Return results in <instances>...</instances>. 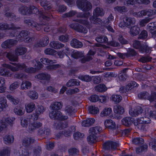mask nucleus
I'll return each instance as SVG.
<instances>
[{"label": "nucleus", "mask_w": 156, "mask_h": 156, "mask_svg": "<svg viewBox=\"0 0 156 156\" xmlns=\"http://www.w3.org/2000/svg\"><path fill=\"white\" fill-rule=\"evenodd\" d=\"M41 5L46 10L48 11V12H43L39 11L34 6L31 5L28 7L29 14H35L38 12V15L40 19H42L43 20L49 21L52 17V15L51 13V12L53 11L52 5L49 2L46 0H41Z\"/></svg>", "instance_id": "f257e3e1"}, {"label": "nucleus", "mask_w": 156, "mask_h": 156, "mask_svg": "<svg viewBox=\"0 0 156 156\" xmlns=\"http://www.w3.org/2000/svg\"><path fill=\"white\" fill-rule=\"evenodd\" d=\"M151 122V120L146 117L138 118L136 120L130 117H126L122 120V124L127 127H129L133 123L140 129L144 130L145 129L146 125Z\"/></svg>", "instance_id": "f03ea898"}, {"label": "nucleus", "mask_w": 156, "mask_h": 156, "mask_svg": "<svg viewBox=\"0 0 156 156\" xmlns=\"http://www.w3.org/2000/svg\"><path fill=\"white\" fill-rule=\"evenodd\" d=\"M132 45L133 47L139 50L141 53H148L151 51V48L146 44L141 42L140 41L135 40L133 41Z\"/></svg>", "instance_id": "7ed1b4c3"}, {"label": "nucleus", "mask_w": 156, "mask_h": 156, "mask_svg": "<svg viewBox=\"0 0 156 156\" xmlns=\"http://www.w3.org/2000/svg\"><path fill=\"white\" fill-rule=\"evenodd\" d=\"M90 16V14L89 12H86L84 13H80L77 15V18H84L85 19H81L80 20L76 19L73 20L74 22H77L80 23L82 24L87 26L88 28L90 27V25L87 20L89 17Z\"/></svg>", "instance_id": "20e7f679"}, {"label": "nucleus", "mask_w": 156, "mask_h": 156, "mask_svg": "<svg viewBox=\"0 0 156 156\" xmlns=\"http://www.w3.org/2000/svg\"><path fill=\"white\" fill-rule=\"evenodd\" d=\"M76 4L79 9L84 11H89L92 8L91 3L87 0H78Z\"/></svg>", "instance_id": "39448f33"}, {"label": "nucleus", "mask_w": 156, "mask_h": 156, "mask_svg": "<svg viewBox=\"0 0 156 156\" xmlns=\"http://www.w3.org/2000/svg\"><path fill=\"white\" fill-rule=\"evenodd\" d=\"M14 66L7 64H3L2 66L6 68L10 69L13 72L18 71L19 70H22L26 68V66L24 63H12Z\"/></svg>", "instance_id": "423d86ee"}, {"label": "nucleus", "mask_w": 156, "mask_h": 156, "mask_svg": "<svg viewBox=\"0 0 156 156\" xmlns=\"http://www.w3.org/2000/svg\"><path fill=\"white\" fill-rule=\"evenodd\" d=\"M24 23L33 28H35L37 30H40L42 28V26L46 24V23L41 22V23H38L34 21L30 20H26L24 21Z\"/></svg>", "instance_id": "0eeeda50"}, {"label": "nucleus", "mask_w": 156, "mask_h": 156, "mask_svg": "<svg viewBox=\"0 0 156 156\" xmlns=\"http://www.w3.org/2000/svg\"><path fill=\"white\" fill-rule=\"evenodd\" d=\"M50 118L52 119L63 120L67 119L68 116L63 115L60 111H53L49 114Z\"/></svg>", "instance_id": "6e6552de"}, {"label": "nucleus", "mask_w": 156, "mask_h": 156, "mask_svg": "<svg viewBox=\"0 0 156 156\" xmlns=\"http://www.w3.org/2000/svg\"><path fill=\"white\" fill-rule=\"evenodd\" d=\"M29 34V32L27 31L23 30L17 35L18 32L16 30L15 31L13 32V33H11L10 36L12 37H17V38L18 39V40L23 41L28 36Z\"/></svg>", "instance_id": "1a4fd4ad"}, {"label": "nucleus", "mask_w": 156, "mask_h": 156, "mask_svg": "<svg viewBox=\"0 0 156 156\" xmlns=\"http://www.w3.org/2000/svg\"><path fill=\"white\" fill-rule=\"evenodd\" d=\"M69 26L71 28L79 32L86 33L87 32V30L86 28L77 23H72Z\"/></svg>", "instance_id": "9d476101"}, {"label": "nucleus", "mask_w": 156, "mask_h": 156, "mask_svg": "<svg viewBox=\"0 0 156 156\" xmlns=\"http://www.w3.org/2000/svg\"><path fill=\"white\" fill-rule=\"evenodd\" d=\"M103 147L105 150H114L117 147V144L112 141H108L103 144Z\"/></svg>", "instance_id": "9b49d317"}, {"label": "nucleus", "mask_w": 156, "mask_h": 156, "mask_svg": "<svg viewBox=\"0 0 156 156\" xmlns=\"http://www.w3.org/2000/svg\"><path fill=\"white\" fill-rule=\"evenodd\" d=\"M149 0H126V5L127 6L133 5L136 4L138 5H147L149 4Z\"/></svg>", "instance_id": "f8f14e48"}, {"label": "nucleus", "mask_w": 156, "mask_h": 156, "mask_svg": "<svg viewBox=\"0 0 156 156\" xmlns=\"http://www.w3.org/2000/svg\"><path fill=\"white\" fill-rule=\"evenodd\" d=\"M19 27L16 26L13 23L9 25L6 23L0 24V30H12L11 33H13L16 30L20 29Z\"/></svg>", "instance_id": "ddd939ff"}, {"label": "nucleus", "mask_w": 156, "mask_h": 156, "mask_svg": "<svg viewBox=\"0 0 156 156\" xmlns=\"http://www.w3.org/2000/svg\"><path fill=\"white\" fill-rule=\"evenodd\" d=\"M133 23V20L131 17L125 16L123 18V22H121L119 23V26L121 28H124L128 26Z\"/></svg>", "instance_id": "4468645a"}, {"label": "nucleus", "mask_w": 156, "mask_h": 156, "mask_svg": "<svg viewBox=\"0 0 156 156\" xmlns=\"http://www.w3.org/2000/svg\"><path fill=\"white\" fill-rule=\"evenodd\" d=\"M17 43V41L13 39L7 40L2 44V47L4 48H9L13 46Z\"/></svg>", "instance_id": "2eb2a0df"}, {"label": "nucleus", "mask_w": 156, "mask_h": 156, "mask_svg": "<svg viewBox=\"0 0 156 156\" xmlns=\"http://www.w3.org/2000/svg\"><path fill=\"white\" fill-rule=\"evenodd\" d=\"M75 127L74 126H72L69 128V131L64 132L62 131V134L61 133H59L56 136L58 138H60L63 135L66 137L70 136L71 135V133L73 132H75Z\"/></svg>", "instance_id": "dca6fc26"}, {"label": "nucleus", "mask_w": 156, "mask_h": 156, "mask_svg": "<svg viewBox=\"0 0 156 156\" xmlns=\"http://www.w3.org/2000/svg\"><path fill=\"white\" fill-rule=\"evenodd\" d=\"M104 124L106 128L108 129H113L116 128L115 122L111 119L105 120L104 122Z\"/></svg>", "instance_id": "f3484780"}, {"label": "nucleus", "mask_w": 156, "mask_h": 156, "mask_svg": "<svg viewBox=\"0 0 156 156\" xmlns=\"http://www.w3.org/2000/svg\"><path fill=\"white\" fill-rule=\"evenodd\" d=\"M62 102L55 101L52 103L50 107L53 111H58L62 108Z\"/></svg>", "instance_id": "a211bd4d"}, {"label": "nucleus", "mask_w": 156, "mask_h": 156, "mask_svg": "<svg viewBox=\"0 0 156 156\" xmlns=\"http://www.w3.org/2000/svg\"><path fill=\"white\" fill-rule=\"evenodd\" d=\"M42 126V124L41 123L37 121H34L30 124L29 129L30 132H32L34 130L41 127Z\"/></svg>", "instance_id": "6ab92c4d"}, {"label": "nucleus", "mask_w": 156, "mask_h": 156, "mask_svg": "<svg viewBox=\"0 0 156 156\" xmlns=\"http://www.w3.org/2000/svg\"><path fill=\"white\" fill-rule=\"evenodd\" d=\"M143 111V110L141 107H138L133 110H130L129 113L132 116H136L142 113Z\"/></svg>", "instance_id": "aec40b11"}, {"label": "nucleus", "mask_w": 156, "mask_h": 156, "mask_svg": "<svg viewBox=\"0 0 156 156\" xmlns=\"http://www.w3.org/2000/svg\"><path fill=\"white\" fill-rule=\"evenodd\" d=\"M102 131V129L100 126H96L92 127L89 130L90 134L94 135L96 136L98 134H99Z\"/></svg>", "instance_id": "412c9836"}, {"label": "nucleus", "mask_w": 156, "mask_h": 156, "mask_svg": "<svg viewBox=\"0 0 156 156\" xmlns=\"http://www.w3.org/2000/svg\"><path fill=\"white\" fill-rule=\"evenodd\" d=\"M45 109L41 106H38L36 110V112L34 114V120H37L38 119V116L39 115L45 111Z\"/></svg>", "instance_id": "4be33fe9"}, {"label": "nucleus", "mask_w": 156, "mask_h": 156, "mask_svg": "<svg viewBox=\"0 0 156 156\" xmlns=\"http://www.w3.org/2000/svg\"><path fill=\"white\" fill-rule=\"evenodd\" d=\"M71 46L76 48H81L83 46L82 43L78 40L74 38L71 41Z\"/></svg>", "instance_id": "5701e85b"}, {"label": "nucleus", "mask_w": 156, "mask_h": 156, "mask_svg": "<svg viewBox=\"0 0 156 156\" xmlns=\"http://www.w3.org/2000/svg\"><path fill=\"white\" fill-rule=\"evenodd\" d=\"M54 126L56 129H61L68 127V124L66 122H59L55 124Z\"/></svg>", "instance_id": "b1692460"}, {"label": "nucleus", "mask_w": 156, "mask_h": 156, "mask_svg": "<svg viewBox=\"0 0 156 156\" xmlns=\"http://www.w3.org/2000/svg\"><path fill=\"white\" fill-rule=\"evenodd\" d=\"M95 122V120L94 119H87L82 122V125L83 126L88 127L93 124Z\"/></svg>", "instance_id": "393cba45"}, {"label": "nucleus", "mask_w": 156, "mask_h": 156, "mask_svg": "<svg viewBox=\"0 0 156 156\" xmlns=\"http://www.w3.org/2000/svg\"><path fill=\"white\" fill-rule=\"evenodd\" d=\"M35 105L33 102H30L25 105V109L27 113L32 112L35 109Z\"/></svg>", "instance_id": "a878e982"}, {"label": "nucleus", "mask_w": 156, "mask_h": 156, "mask_svg": "<svg viewBox=\"0 0 156 156\" xmlns=\"http://www.w3.org/2000/svg\"><path fill=\"white\" fill-rule=\"evenodd\" d=\"M104 14V12L102 9L99 7L96 8L93 11V16L96 17L102 16Z\"/></svg>", "instance_id": "bb28decb"}, {"label": "nucleus", "mask_w": 156, "mask_h": 156, "mask_svg": "<svg viewBox=\"0 0 156 156\" xmlns=\"http://www.w3.org/2000/svg\"><path fill=\"white\" fill-rule=\"evenodd\" d=\"M6 97L9 100L12 102L13 104L15 105H17L20 102V100L19 99L14 97L11 94L7 95Z\"/></svg>", "instance_id": "cd10ccee"}, {"label": "nucleus", "mask_w": 156, "mask_h": 156, "mask_svg": "<svg viewBox=\"0 0 156 156\" xmlns=\"http://www.w3.org/2000/svg\"><path fill=\"white\" fill-rule=\"evenodd\" d=\"M140 32V28L137 26L132 27L130 29V34L133 36L138 35Z\"/></svg>", "instance_id": "c85d7f7f"}, {"label": "nucleus", "mask_w": 156, "mask_h": 156, "mask_svg": "<svg viewBox=\"0 0 156 156\" xmlns=\"http://www.w3.org/2000/svg\"><path fill=\"white\" fill-rule=\"evenodd\" d=\"M4 143L6 144H10L12 143L14 140V137L12 135H6L3 137Z\"/></svg>", "instance_id": "c756f323"}, {"label": "nucleus", "mask_w": 156, "mask_h": 156, "mask_svg": "<svg viewBox=\"0 0 156 156\" xmlns=\"http://www.w3.org/2000/svg\"><path fill=\"white\" fill-rule=\"evenodd\" d=\"M50 47L55 49H59L64 47V44L61 43H58L57 42L53 41L50 43Z\"/></svg>", "instance_id": "7c9ffc66"}, {"label": "nucleus", "mask_w": 156, "mask_h": 156, "mask_svg": "<svg viewBox=\"0 0 156 156\" xmlns=\"http://www.w3.org/2000/svg\"><path fill=\"white\" fill-rule=\"evenodd\" d=\"M35 77L40 80H50L51 76L50 75L47 74L40 73L36 76Z\"/></svg>", "instance_id": "2f4dec72"}, {"label": "nucleus", "mask_w": 156, "mask_h": 156, "mask_svg": "<svg viewBox=\"0 0 156 156\" xmlns=\"http://www.w3.org/2000/svg\"><path fill=\"white\" fill-rule=\"evenodd\" d=\"M35 140L31 138H25L23 141V145L28 147L31 144L34 143Z\"/></svg>", "instance_id": "473e14b6"}, {"label": "nucleus", "mask_w": 156, "mask_h": 156, "mask_svg": "<svg viewBox=\"0 0 156 156\" xmlns=\"http://www.w3.org/2000/svg\"><path fill=\"white\" fill-rule=\"evenodd\" d=\"M31 152V147H27L26 148L20 151V156H29Z\"/></svg>", "instance_id": "72a5a7b5"}, {"label": "nucleus", "mask_w": 156, "mask_h": 156, "mask_svg": "<svg viewBox=\"0 0 156 156\" xmlns=\"http://www.w3.org/2000/svg\"><path fill=\"white\" fill-rule=\"evenodd\" d=\"M112 112L111 108H105L101 113L100 116L102 117L108 116L111 114Z\"/></svg>", "instance_id": "f704fd0d"}, {"label": "nucleus", "mask_w": 156, "mask_h": 156, "mask_svg": "<svg viewBox=\"0 0 156 156\" xmlns=\"http://www.w3.org/2000/svg\"><path fill=\"white\" fill-rule=\"evenodd\" d=\"M133 144L135 145H140L143 144L144 142V140L140 137H136L132 139Z\"/></svg>", "instance_id": "c9c22d12"}, {"label": "nucleus", "mask_w": 156, "mask_h": 156, "mask_svg": "<svg viewBox=\"0 0 156 156\" xmlns=\"http://www.w3.org/2000/svg\"><path fill=\"white\" fill-rule=\"evenodd\" d=\"M31 87V83L30 81H24L22 82L21 88L22 90L28 89Z\"/></svg>", "instance_id": "e433bc0d"}, {"label": "nucleus", "mask_w": 156, "mask_h": 156, "mask_svg": "<svg viewBox=\"0 0 156 156\" xmlns=\"http://www.w3.org/2000/svg\"><path fill=\"white\" fill-rule=\"evenodd\" d=\"M44 40H45L46 41L45 43H42L41 42V40L37 42L34 45V46L35 47H44L46 45H47L49 41V38L48 37H46L44 39Z\"/></svg>", "instance_id": "4c0bfd02"}, {"label": "nucleus", "mask_w": 156, "mask_h": 156, "mask_svg": "<svg viewBox=\"0 0 156 156\" xmlns=\"http://www.w3.org/2000/svg\"><path fill=\"white\" fill-rule=\"evenodd\" d=\"M14 112L18 115H22L24 113L25 110L22 107L17 106L14 109Z\"/></svg>", "instance_id": "58836bf2"}, {"label": "nucleus", "mask_w": 156, "mask_h": 156, "mask_svg": "<svg viewBox=\"0 0 156 156\" xmlns=\"http://www.w3.org/2000/svg\"><path fill=\"white\" fill-rule=\"evenodd\" d=\"M27 51V49L23 47L18 48L15 50L16 54L17 55H22L26 53Z\"/></svg>", "instance_id": "ea45409f"}, {"label": "nucleus", "mask_w": 156, "mask_h": 156, "mask_svg": "<svg viewBox=\"0 0 156 156\" xmlns=\"http://www.w3.org/2000/svg\"><path fill=\"white\" fill-rule=\"evenodd\" d=\"M96 91L98 92H104L107 90V88L105 85L103 84H100L97 85L95 87Z\"/></svg>", "instance_id": "a19ab883"}, {"label": "nucleus", "mask_w": 156, "mask_h": 156, "mask_svg": "<svg viewBox=\"0 0 156 156\" xmlns=\"http://www.w3.org/2000/svg\"><path fill=\"white\" fill-rule=\"evenodd\" d=\"M15 120L14 118L9 117L4 118V119H2L1 120H3L4 122V124L7 125V126L8 124L12 125L13 124Z\"/></svg>", "instance_id": "79ce46f5"}, {"label": "nucleus", "mask_w": 156, "mask_h": 156, "mask_svg": "<svg viewBox=\"0 0 156 156\" xmlns=\"http://www.w3.org/2000/svg\"><path fill=\"white\" fill-rule=\"evenodd\" d=\"M126 55H127L128 57H133L136 55L137 52L134 49L129 48L127 50V52Z\"/></svg>", "instance_id": "37998d69"}, {"label": "nucleus", "mask_w": 156, "mask_h": 156, "mask_svg": "<svg viewBox=\"0 0 156 156\" xmlns=\"http://www.w3.org/2000/svg\"><path fill=\"white\" fill-rule=\"evenodd\" d=\"M80 81H77L76 79H73L70 80L66 84L67 87H71L74 85H80Z\"/></svg>", "instance_id": "c03bdc74"}, {"label": "nucleus", "mask_w": 156, "mask_h": 156, "mask_svg": "<svg viewBox=\"0 0 156 156\" xmlns=\"http://www.w3.org/2000/svg\"><path fill=\"white\" fill-rule=\"evenodd\" d=\"M95 40L99 43H106L108 41V39L106 36H100L96 37Z\"/></svg>", "instance_id": "a18cd8bd"}, {"label": "nucleus", "mask_w": 156, "mask_h": 156, "mask_svg": "<svg viewBox=\"0 0 156 156\" xmlns=\"http://www.w3.org/2000/svg\"><path fill=\"white\" fill-rule=\"evenodd\" d=\"M50 132V129L48 128H44L39 130L38 134L39 135L44 136L45 135H48Z\"/></svg>", "instance_id": "49530a36"}, {"label": "nucleus", "mask_w": 156, "mask_h": 156, "mask_svg": "<svg viewBox=\"0 0 156 156\" xmlns=\"http://www.w3.org/2000/svg\"><path fill=\"white\" fill-rule=\"evenodd\" d=\"M0 75L3 76L10 77L12 75V73L8 70L6 69L1 68L0 69Z\"/></svg>", "instance_id": "de8ad7c7"}, {"label": "nucleus", "mask_w": 156, "mask_h": 156, "mask_svg": "<svg viewBox=\"0 0 156 156\" xmlns=\"http://www.w3.org/2000/svg\"><path fill=\"white\" fill-rule=\"evenodd\" d=\"M96 135L90 134V136L87 137V142L90 144H92L96 142Z\"/></svg>", "instance_id": "09e8293b"}, {"label": "nucleus", "mask_w": 156, "mask_h": 156, "mask_svg": "<svg viewBox=\"0 0 156 156\" xmlns=\"http://www.w3.org/2000/svg\"><path fill=\"white\" fill-rule=\"evenodd\" d=\"M139 85L135 81H131V82L129 83L126 86L127 87V90L129 91L130 90L132 89L134 87H137L139 86Z\"/></svg>", "instance_id": "8fccbe9b"}, {"label": "nucleus", "mask_w": 156, "mask_h": 156, "mask_svg": "<svg viewBox=\"0 0 156 156\" xmlns=\"http://www.w3.org/2000/svg\"><path fill=\"white\" fill-rule=\"evenodd\" d=\"M149 93L146 91L142 92L138 94V98L141 99H147Z\"/></svg>", "instance_id": "3c124183"}, {"label": "nucleus", "mask_w": 156, "mask_h": 156, "mask_svg": "<svg viewBox=\"0 0 156 156\" xmlns=\"http://www.w3.org/2000/svg\"><path fill=\"white\" fill-rule=\"evenodd\" d=\"M40 60L41 62L45 64L55 63H56V61L55 60H50L48 58H41Z\"/></svg>", "instance_id": "603ef678"}, {"label": "nucleus", "mask_w": 156, "mask_h": 156, "mask_svg": "<svg viewBox=\"0 0 156 156\" xmlns=\"http://www.w3.org/2000/svg\"><path fill=\"white\" fill-rule=\"evenodd\" d=\"M147 29L150 32H151L156 29V21L149 23L147 25Z\"/></svg>", "instance_id": "864d4df0"}, {"label": "nucleus", "mask_w": 156, "mask_h": 156, "mask_svg": "<svg viewBox=\"0 0 156 156\" xmlns=\"http://www.w3.org/2000/svg\"><path fill=\"white\" fill-rule=\"evenodd\" d=\"M10 150L8 147L4 148L0 151V156H8L10 154Z\"/></svg>", "instance_id": "5fc2aeb1"}, {"label": "nucleus", "mask_w": 156, "mask_h": 156, "mask_svg": "<svg viewBox=\"0 0 156 156\" xmlns=\"http://www.w3.org/2000/svg\"><path fill=\"white\" fill-rule=\"evenodd\" d=\"M148 36L147 31L145 30L142 31L139 34L138 39L141 40H144L146 39Z\"/></svg>", "instance_id": "6e6d98bb"}, {"label": "nucleus", "mask_w": 156, "mask_h": 156, "mask_svg": "<svg viewBox=\"0 0 156 156\" xmlns=\"http://www.w3.org/2000/svg\"><path fill=\"white\" fill-rule=\"evenodd\" d=\"M19 10L20 13L23 15H29L28 7L25 6H21Z\"/></svg>", "instance_id": "4d7b16f0"}, {"label": "nucleus", "mask_w": 156, "mask_h": 156, "mask_svg": "<svg viewBox=\"0 0 156 156\" xmlns=\"http://www.w3.org/2000/svg\"><path fill=\"white\" fill-rule=\"evenodd\" d=\"M90 20L91 23L96 24H100L101 22V20L100 19L94 16L90 18Z\"/></svg>", "instance_id": "13d9d810"}, {"label": "nucleus", "mask_w": 156, "mask_h": 156, "mask_svg": "<svg viewBox=\"0 0 156 156\" xmlns=\"http://www.w3.org/2000/svg\"><path fill=\"white\" fill-rule=\"evenodd\" d=\"M28 95L29 97L32 99H37L38 97V94L35 91H29L28 93Z\"/></svg>", "instance_id": "bf43d9fd"}, {"label": "nucleus", "mask_w": 156, "mask_h": 156, "mask_svg": "<svg viewBox=\"0 0 156 156\" xmlns=\"http://www.w3.org/2000/svg\"><path fill=\"white\" fill-rule=\"evenodd\" d=\"M83 55H84L83 53L78 51H73L71 55L75 59L82 57Z\"/></svg>", "instance_id": "052dcab7"}, {"label": "nucleus", "mask_w": 156, "mask_h": 156, "mask_svg": "<svg viewBox=\"0 0 156 156\" xmlns=\"http://www.w3.org/2000/svg\"><path fill=\"white\" fill-rule=\"evenodd\" d=\"M90 113L92 114H96L99 112V109L98 107L91 106L89 107Z\"/></svg>", "instance_id": "680f3d73"}, {"label": "nucleus", "mask_w": 156, "mask_h": 156, "mask_svg": "<svg viewBox=\"0 0 156 156\" xmlns=\"http://www.w3.org/2000/svg\"><path fill=\"white\" fill-rule=\"evenodd\" d=\"M152 59V57L149 56H143L140 58L139 61L143 63H144L151 61Z\"/></svg>", "instance_id": "e2e57ef3"}, {"label": "nucleus", "mask_w": 156, "mask_h": 156, "mask_svg": "<svg viewBox=\"0 0 156 156\" xmlns=\"http://www.w3.org/2000/svg\"><path fill=\"white\" fill-rule=\"evenodd\" d=\"M152 19V18L145 17L140 21V25L142 27L144 26L146 24L149 23Z\"/></svg>", "instance_id": "0e129e2a"}, {"label": "nucleus", "mask_w": 156, "mask_h": 156, "mask_svg": "<svg viewBox=\"0 0 156 156\" xmlns=\"http://www.w3.org/2000/svg\"><path fill=\"white\" fill-rule=\"evenodd\" d=\"M5 80L3 78H0V93L5 91Z\"/></svg>", "instance_id": "69168bd1"}, {"label": "nucleus", "mask_w": 156, "mask_h": 156, "mask_svg": "<svg viewBox=\"0 0 156 156\" xmlns=\"http://www.w3.org/2000/svg\"><path fill=\"white\" fill-rule=\"evenodd\" d=\"M6 56L9 60L12 61H16L18 59L17 56H15L10 53H7Z\"/></svg>", "instance_id": "338daca9"}, {"label": "nucleus", "mask_w": 156, "mask_h": 156, "mask_svg": "<svg viewBox=\"0 0 156 156\" xmlns=\"http://www.w3.org/2000/svg\"><path fill=\"white\" fill-rule=\"evenodd\" d=\"M147 100H148L151 102H152L156 100V93L155 92H152L150 95H148Z\"/></svg>", "instance_id": "774afa93"}]
</instances>
